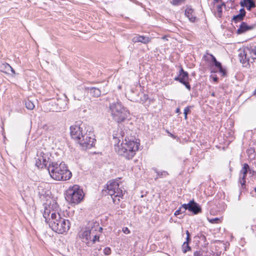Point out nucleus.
<instances>
[{
	"label": "nucleus",
	"instance_id": "obj_24",
	"mask_svg": "<svg viewBox=\"0 0 256 256\" xmlns=\"http://www.w3.org/2000/svg\"><path fill=\"white\" fill-rule=\"evenodd\" d=\"M152 170L157 174V175L160 178H166L167 176L169 174L168 172L165 170L160 172L157 170L156 168H153Z\"/></svg>",
	"mask_w": 256,
	"mask_h": 256
},
{
	"label": "nucleus",
	"instance_id": "obj_19",
	"mask_svg": "<svg viewBox=\"0 0 256 256\" xmlns=\"http://www.w3.org/2000/svg\"><path fill=\"white\" fill-rule=\"evenodd\" d=\"M44 212L43 213V216L45 219V222L49 224V221L50 220L51 217H50V214L51 212L50 206L47 204H44Z\"/></svg>",
	"mask_w": 256,
	"mask_h": 256
},
{
	"label": "nucleus",
	"instance_id": "obj_12",
	"mask_svg": "<svg viewBox=\"0 0 256 256\" xmlns=\"http://www.w3.org/2000/svg\"><path fill=\"white\" fill-rule=\"evenodd\" d=\"M52 108L50 109L53 112L64 111L67 106V102L65 100L58 98L51 102Z\"/></svg>",
	"mask_w": 256,
	"mask_h": 256
},
{
	"label": "nucleus",
	"instance_id": "obj_27",
	"mask_svg": "<svg viewBox=\"0 0 256 256\" xmlns=\"http://www.w3.org/2000/svg\"><path fill=\"white\" fill-rule=\"evenodd\" d=\"M25 105H26V107L28 110H32L34 108V105L33 104V102H31L30 100H28L25 101Z\"/></svg>",
	"mask_w": 256,
	"mask_h": 256
},
{
	"label": "nucleus",
	"instance_id": "obj_28",
	"mask_svg": "<svg viewBox=\"0 0 256 256\" xmlns=\"http://www.w3.org/2000/svg\"><path fill=\"white\" fill-rule=\"evenodd\" d=\"M194 107L193 106H187L185 108L184 112V119L187 120L188 119V114H190V110Z\"/></svg>",
	"mask_w": 256,
	"mask_h": 256
},
{
	"label": "nucleus",
	"instance_id": "obj_9",
	"mask_svg": "<svg viewBox=\"0 0 256 256\" xmlns=\"http://www.w3.org/2000/svg\"><path fill=\"white\" fill-rule=\"evenodd\" d=\"M174 80L184 85L189 91L190 90L191 86L188 82V73L185 71L182 66L180 67L178 75L174 78Z\"/></svg>",
	"mask_w": 256,
	"mask_h": 256
},
{
	"label": "nucleus",
	"instance_id": "obj_32",
	"mask_svg": "<svg viewBox=\"0 0 256 256\" xmlns=\"http://www.w3.org/2000/svg\"><path fill=\"white\" fill-rule=\"evenodd\" d=\"M194 256H206L204 255V252L202 250H196L194 252Z\"/></svg>",
	"mask_w": 256,
	"mask_h": 256
},
{
	"label": "nucleus",
	"instance_id": "obj_60",
	"mask_svg": "<svg viewBox=\"0 0 256 256\" xmlns=\"http://www.w3.org/2000/svg\"><path fill=\"white\" fill-rule=\"evenodd\" d=\"M216 256H218V254H216Z\"/></svg>",
	"mask_w": 256,
	"mask_h": 256
},
{
	"label": "nucleus",
	"instance_id": "obj_45",
	"mask_svg": "<svg viewBox=\"0 0 256 256\" xmlns=\"http://www.w3.org/2000/svg\"><path fill=\"white\" fill-rule=\"evenodd\" d=\"M166 132L168 134V135L172 137V138H174V139H176V138H177V136H175L172 134H171L170 132H169V131L168 130H166Z\"/></svg>",
	"mask_w": 256,
	"mask_h": 256
},
{
	"label": "nucleus",
	"instance_id": "obj_46",
	"mask_svg": "<svg viewBox=\"0 0 256 256\" xmlns=\"http://www.w3.org/2000/svg\"><path fill=\"white\" fill-rule=\"evenodd\" d=\"M240 4L242 8H244V7H246V4L244 0L243 1H241Z\"/></svg>",
	"mask_w": 256,
	"mask_h": 256
},
{
	"label": "nucleus",
	"instance_id": "obj_42",
	"mask_svg": "<svg viewBox=\"0 0 256 256\" xmlns=\"http://www.w3.org/2000/svg\"><path fill=\"white\" fill-rule=\"evenodd\" d=\"M122 231L125 234H128L130 233V230L127 227H124L122 228Z\"/></svg>",
	"mask_w": 256,
	"mask_h": 256
},
{
	"label": "nucleus",
	"instance_id": "obj_41",
	"mask_svg": "<svg viewBox=\"0 0 256 256\" xmlns=\"http://www.w3.org/2000/svg\"><path fill=\"white\" fill-rule=\"evenodd\" d=\"M239 14H241L243 16H246V12L244 8H242L240 9Z\"/></svg>",
	"mask_w": 256,
	"mask_h": 256
},
{
	"label": "nucleus",
	"instance_id": "obj_10",
	"mask_svg": "<svg viewBox=\"0 0 256 256\" xmlns=\"http://www.w3.org/2000/svg\"><path fill=\"white\" fill-rule=\"evenodd\" d=\"M38 192L41 200L48 201L50 198L51 192L48 189V184L42 182L38 186Z\"/></svg>",
	"mask_w": 256,
	"mask_h": 256
},
{
	"label": "nucleus",
	"instance_id": "obj_20",
	"mask_svg": "<svg viewBox=\"0 0 256 256\" xmlns=\"http://www.w3.org/2000/svg\"><path fill=\"white\" fill-rule=\"evenodd\" d=\"M150 41V38L148 37L143 36H137L132 38V42H140L146 44Z\"/></svg>",
	"mask_w": 256,
	"mask_h": 256
},
{
	"label": "nucleus",
	"instance_id": "obj_5",
	"mask_svg": "<svg viewBox=\"0 0 256 256\" xmlns=\"http://www.w3.org/2000/svg\"><path fill=\"white\" fill-rule=\"evenodd\" d=\"M48 225L54 232L64 234L70 228V222L69 220L61 217L59 213L53 212Z\"/></svg>",
	"mask_w": 256,
	"mask_h": 256
},
{
	"label": "nucleus",
	"instance_id": "obj_40",
	"mask_svg": "<svg viewBox=\"0 0 256 256\" xmlns=\"http://www.w3.org/2000/svg\"><path fill=\"white\" fill-rule=\"evenodd\" d=\"M184 0H172L173 4L174 5H179L181 3H182L183 2H184Z\"/></svg>",
	"mask_w": 256,
	"mask_h": 256
},
{
	"label": "nucleus",
	"instance_id": "obj_58",
	"mask_svg": "<svg viewBox=\"0 0 256 256\" xmlns=\"http://www.w3.org/2000/svg\"><path fill=\"white\" fill-rule=\"evenodd\" d=\"M232 2H234L235 0H230Z\"/></svg>",
	"mask_w": 256,
	"mask_h": 256
},
{
	"label": "nucleus",
	"instance_id": "obj_59",
	"mask_svg": "<svg viewBox=\"0 0 256 256\" xmlns=\"http://www.w3.org/2000/svg\"><path fill=\"white\" fill-rule=\"evenodd\" d=\"M212 72H217V70L216 71L213 70Z\"/></svg>",
	"mask_w": 256,
	"mask_h": 256
},
{
	"label": "nucleus",
	"instance_id": "obj_44",
	"mask_svg": "<svg viewBox=\"0 0 256 256\" xmlns=\"http://www.w3.org/2000/svg\"><path fill=\"white\" fill-rule=\"evenodd\" d=\"M36 165L38 168H40L42 166L41 160L38 159L36 160Z\"/></svg>",
	"mask_w": 256,
	"mask_h": 256
},
{
	"label": "nucleus",
	"instance_id": "obj_53",
	"mask_svg": "<svg viewBox=\"0 0 256 256\" xmlns=\"http://www.w3.org/2000/svg\"><path fill=\"white\" fill-rule=\"evenodd\" d=\"M186 236H190V234L188 230L186 231Z\"/></svg>",
	"mask_w": 256,
	"mask_h": 256
},
{
	"label": "nucleus",
	"instance_id": "obj_43",
	"mask_svg": "<svg viewBox=\"0 0 256 256\" xmlns=\"http://www.w3.org/2000/svg\"><path fill=\"white\" fill-rule=\"evenodd\" d=\"M148 99V96L146 94L143 95V98H140V100L142 102V103L145 102L146 100Z\"/></svg>",
	"mask_w": 256,
	"mask_h": 256
},
{
	"label": "nucleus",
	"instance_id": "obj_30",
	"mask_svg": "<svg viewBox=\"0 0 256 256\" xmlns=\"http://www.w3.org/2000/svg\"><path fill=\"white\" fill-rule=\"evenodd\" d=\"M208 221L211 224H219L221 222L220 218H208Z\"/></svg>",
	"mask_w": 256,
	"mask_h": 256
},
{
	"label": "nucleus",
	"instance_id": "obj_54",
	"mask_svg": "<svg viewBox=\"0 0 256 256\" xmlns=\"http://www.w3.org/2000/svg\"><path fill=\"white\" fill-rule=\"evenodd\" d=\"M220 5H222V6H224V7L226 6V5L225 4V2H222Z\"/></svg>",
	"mask_w": 256,
	"mask_h": 256
},
{
	"label": "nucleus",
	"instance_id": "obj_37",
	"mask_svg": "<svg viewBox=\"0 0 256 256\" xmlns=\"http://www.w3.org/2000/svg\"><path fill=\"white\" fill-rule=\"evenodd\" d=\"M246 178H244V179H242L241 176H240L239 182L241 184L242 187V188H244V186H246Z\"/></svg>",
	"mask_w": 256,
	"mask_h": 256
},
{
	"label": "nucleus",
	"instance_id": "obj_52",
	"mask_svg": "<svg viewBox=\"0 0 256 256\" xmlns=\"http://www.w3.org/2000/svg\"><path fill=\"white\" fill-rule=\"evenodd\" d=\"M176 112L178 113V114L180 113V110L179 108H176Z\"/></svg>",
	"mask_w": 256,
	"mask_h": 256
},
{
	"label": "nucleus",
	"instance_id": "obj_13",
	"mask_svg": "<svg viewBox=\"0 0 256 256\" xmlns=\"http://www.w3.org/2000/svg\"><path fill=\"white\" fill-rule=\"evenodd\" d=\"M102 230L103 228L100 226L99 222L96 220H92L88 222L85 230L83 232H102Z\"/></svg>",
	"mask_w": 256,
	"mask_h": 256
},
{
	"label": "nucleus",
	"instance_id": "obj_31",
	"mask_svg": "<svg viewBox=\"0 0 256 256\" xmlns=\"http://www.w3.org/2000/svg\"><path fill=\"white\" fill-rule=\"evenodd\" d=\"M218 16L221 18L222 14V5H218L217 6Z\"/></svg>",
	"mask_w": 256,
	"mask_h": 256
},
{
	"label": "nucleus",
	"instance_id": "obj_55",
	"mask_svg": "<svg viewBox=\"0 0 256 256\" xmlns=\"http://www.w3.org/2000/svg\"><path fill=\"white\" fill-rule=\"evenodd\" d=\"M160 178L158 177V176L157 175V176L154 178V180H157L158 178Z\"/></svg>",
	"mask_w": 256,
	"mask_h": 256
},
{
	"label": "nucleus",
	"instance_id": "obj_2",
	"mask_svg": "<svg viewBox=\"0 0 256 256\" xmlns=\"http://www.w3.org/2000/svg\"><path fill=\"white\" fill-rule=\"evenodd\" d=\"M109 108L113 119L118 123V130L114 132L112 136H124V131L130 130L129 125L132 124V123L130 122V112L126 107L122 106L119 100L116 102L110 104Z\"/></svg>",
	"mask_w": 256,
	"mask_h": 256
},
{
	"label": "nucleus",
	"instance_id": "obj_50",
	"mask_svg": "<svg viewBox=\"0 0 256 256\" xmlns=\"http://www.w3.org/2000/svg\"><path fill=\"white\" fill-rule=\"evenodd\" d=\"M191 242V238L190 236H186V241L185 242H187L188 244H190Z\"/></svg>",
	"mask_w": 256,
	"mask_h": 256
},
{
	"label": "nucleus",
	"instance_id": "obj_35",
	"mask_svg": "<svg viewBox=\"0 0 256 256\" xmlns=\"http://www.w3.org/2000/svg\"><path fill=\"white\" fill-rule=\"evenodd\" d=\"M104 253L105 255L108 256L111 254V248L109 247H106L104 248Z\"/></svg>",
	"mask_w": 256,
	"mask_h": 256
},
{
	"label": "nucleus",
	"instance_id": "obj_6",
	"mask_svg": "<svg viewBox=\"0 0 256 256\" xmlns=\"http://www.w3.org/2000/svg\"><path fill=\"white\" fill-rule=\"evenodd\" d=\"M84 192L76 184L70 186L65 194L66 200L70 204H78L83 200Z\"/></svg>",
	"mask_w": 256,
	"mask_h": 256
},
{
	"label": "nucleus",
	"instance_id": "obj_47",
	"mask_svg": "<svg viewBox=\"0 0 256 256\" xmlns=\"http://www.w3.org/2000/svg\"><path fill=\"white\" fill-rule=\"evenodd\" d=\"M200 238L201 240H204V242H206V237L205 236H204V234H200Z\"/></svg>",
	"mask_w": 256,
	"mask_h": 256
},
{
	"label": "nucleus",
	"instance_id": "obj_34",
	"mask_svg": "<svg viewBox=\"0 0 256 256\" xmlns=\"http://www.w3.org/2000/svg\"><path fill=\"white\" fill-rule=\"evenodd\" d=\"M79 92H75L74 94V100H81L82 98H84V96L82 95L80 96H78Z\"/></svg>",
	"mask_w": 256,
	"mask_h": 256
},
{
	"label": "nucleus",
	"instance_id": "obj_21",
	"mask_svg": "<svg viewBox=\"0 0 256 256\" xmlns=\"http://www.w3.org/2000/svg\"><path fill=\"white\" fill-rule=\"evenodd\" d=\"M250 170V168L248 164L246 163H244L242 170H240V174H242V176H241L242 179H244V178H246L248 171Z\"/></svg>",
	"mask_w": 256,
	"mask_h": 256
},
{
	"label": "nucleus",
	"instance_id": "obj_11",
	"mask_svg": "<svg viewBox=\"0 0 256 256\" xmlns=\"http://www.w3.org/2000/svg\"><path fill=\"white\" fill-rule=\"evenodd\" d=\"M238 56L240 62L243 64H249L250 62L252 63L256 62V58L250 56V52L246 47H245L244 50L238 54Z\"/></svg>",
	"mask_w": 256,
	"mask_h": 256
},
{
	"label": "nucleus",
	"instance_id": "obj_57",
	"mask_svg": "<svg viewBox=\"0 0 256 256\" xmlns=\"http://www.w3.org/2000/svg\"><path fill=\"white\" fill-rule=\"evenodd\" d=\"M253 94L254 95H256V89L254 90V92H253Z\"/></svg>",
	"mask_w": 256,
	"mask_h": 256
},
{
	"label": "nucleus",
	"instance_id": "obj_33",
	"mask_svg": "<svg viewBox=\"0 0 256 256\" xmlns=\"http://www.w3.org/2000/svg\"><path fill=\"white\" fill-rule=\"evenodd\" d=\"M255 7H256V3H255V2H251L250 4H246V8L247 10L250 11L252 10V8H254Z\"/></svg>",
	"mask_w": 256,
	"mask_h": 256
},
{
	"label": "nucleus",
	"instance_id": "obj_15",
	"mask_svg": "<svg viewBox=\"0 0 256 256\" xmlns=\"http://www.w3.org/2000/svg\"><path fill=\"white\" fill-rule=\"evenodd\" d=\"M189 212H192L194 215L202 212V208L200 205L196 202L194 200H190Z\"/></svg>",
	"mask_w": 256,
	"mask_h": 256
},
{
	"label": "nucleus",
	"instance_id": "obj_22",
	"mask_svg": "<svg viewBox=\"0 0 256 256\" xmlns=\"http://www.w3.org/2000/svg\"><path fill=\"white\" fill-rule=\"evenodd\" d=\"M10 65L8 63H2L0 64V70L6 74H9Z\"/></svg>",
	"mask_w": 256,
	"mask_h": 256
},
{
	"label": "nucleus",
	"instance_id": "obj_36",
	"mask_svg": "<svg viewBox=\"0 0 256 256\" xmlns=\"http://www.w3.org/2000/svg\"><path fill=\"white\" fill-rule=\"evenodd\" d=\"M190 205V201L189 202L188 204H182V206H180V208H182L184 209V212L186 210H188L189 211Z\"/></svg>",
	"mask_w": 256,
	"mask_h": 256
},
{
	"label": "nucleus",
	"instance_id": "obj_1",
	"mask_svg": "<svg viewBox=\"0 0 256 256\" xmlns=\"http://www.w3.org/2000/svg\"><path fill=\"white\" fill-rule=\"evenodd\" d=\"M132 132L130 130H126L124 131V136H113L116 152L119 156L128 160L132 158L140 146V142L135 141L136 138L132 135Z\"/></svg>",
	"mask_w": 256,
	"mask_h": 256
},
{
	"label": "nucleus",
	"instance_id": "obj_29",
	"mask_svg": "<svg viewBox=\"0 0 256 256\" xmlns=\"http://www.w3.org/2000/svg\"><path fill=\"white\" fill-rule=\"evenodd\" d=\"M182 252L184 254H186L187 252L191 250V248L189 246V244H188L187 242H184L182 246Z\"/></svg>",
	"mask_w": 256,
	"mask_h": 256
},
{
	"label": "nucleus",
	"instance_id": "obj_48",
	"mask_svg": "<svg viewBox=\"0 0 256 256\" xmlns=\"http://www.w3.org/2000/svg\"><path fill=\"white\" fill-rule=\"evenodd\" d=\"M10 72H11L13 74H16V72L14 69L10 66L9 70V74H10Z\"/></svg>",
	"mask_w": 256,
	"mask_h": 256
},
{
	"label": "nucleus",
	"instance_id": "obj_38",
	"mask_svg": "<svg viewBox=\"0 0 256 256\" xmlns=\"http://www.w3.org/2000/svg\"><path fill=\"white\" fill-rule=\"evenodd\" d=\"M42 166L40 167L41 168H42L44 167H46L48 163V161L46 160V158L44 157L42 158Z\"/></svg>",
	"mask_w": 256,
	"mask_h": 256
},
{
	"label": "nucleus",
	"instance_id": "obj_51",
	"mask_svg": "<svg viewBox=\"0 0 256 256\" xmlns=\"http://www.w3.org/2000/svg\"><path fill=\"white\" fill-rule=\"evenodd\" d=\"M244 0L246 2V4L255 2L254 0Z\"/></svg>",
	"mask_w": 256,
	"mask_h": 256
},
{
	"label": "nucleus",
	"instance_id": "obj_17",
	"mask_svg": "<svg viewBox=\"0 0 256 256\" xmlns=\"http://www.w3.org/2000/svg\"><path fill=\"white\" fill-rule=\"evenodd\" d=\"M118 182L116 181H112L110 182L109 184H108L106 185V189L105 191L107 192V194L110 196H113V194H115V189L118 188Z\"/></svg>",
	"mask_w": 256,
	"mask_h": 256
},
{
	"label": "nucleus",
	"instance_id": "obj_39",
	"mask_svg": "<svg viewBox=\"0 0 256 256\" xmlns=\"http://www.w3.org/2000/svg\"><path fill=\"white\" fill-rule=\"evenodd\" d=\"M183 212H184V210L182 211V208L180 207L179 208L174 212V215L177 216Z\"/></svg>",
	"mask_w": 256,
	"mask_h": 256
},
{
	"label": "nucleus",
	"instance_id": "obj_56",
	"mask_svg": "<svg viewBox=\"0 0 256 256\" xmlns=\"http://www.w3.org/2000/svg\"><path fill=\"white\" fill-rule=\"evenodd\" d=\"M212 96H215V94L214 92H212V94H211Z\"/></svg>",
	"mask_w": 256,
	"mask_h": 256
},
{
	"label": "nucleus",
	"instance_id": "obj_4",
	"mask_svg": "<svg viewBox=\"0 0 256 256\" xmlns=\"http://www.w3.org/2000/svg\"><path fill=\"white\" fill-rule=\"evenodd\" d=\"M48 170L50 176L56 180H70L72 174L64 162H50Z\"/></svg>",
	"mask_w": 256,
	"mask_h": 256
},
{
	"label": "nucleus",
	"instance_id": "obj_49",
	"mask_svg": "<svg viewBox=\"0 0 256 256\" xmlns=\"http://www.w3.org/2000/svg\"><path fill=\"white\" fill-rule=\"evenodd\" d=\"M212 80L215 82L217 83L218 82V78L216 76L212 77Z\"/></svg>",
	"mask_w": 256,
	"mask_h": 256
},
{
	"label": "nucleus",
	"instance_id": "obj_14",
	"mask_svg": "<svg viewBox=\"0 0 256 256\" xmlns=\"http://www.w3.org/2000/svg\"><path fill=\"white\" fill-rule=\"evenodd\" d=\"M256 27V24H248L246 22H241L239 25L238 28L236 30L238 34H244L248 31L254 29Z\"/></svg>",
	"mask_w": 256,
	"mask_h": 256
},
{
	"label": "nucleus",
	"instance_id": "obj_3",
	"mask_svg": "<svg viewBox=\"0 0 256 256\" xmlns=\"http://www.w3.org/2000/svg\"><path fill=\"white\" fill-rule=\"evenodd\" d=\"M70 134L72 138L82 147L90 148L94 146L96 139L92 138L91 136L93 135L90 132L88 134L84 124L81 121L76 122L70 126Z\"/></svg>",
	"mask_w": 256,
	"mask_h": 256
},
{
	"label": "nucleus",
	"instance_id": "obj_18",
	"mask_svg": "<svg viewBox=\"0 0 256 256\" xmlns=\"http://www.w3.org/2000/svg\"><path fill=\"white\" fill-rule=\"evenodd\" d=\"M185 15L190 22H194L197 18L194 16V10L191 7H188L185 10Z\"/></svg>",
	"mask_w": 256,
	"mask_h": 256
},
{
	"label": "nucleus",
	"instance_id": "obj_25",
	"mask_svg": "<svg viewBox=\"0 0 256 256\" xmlns=\"http://www.w3.org/2000/svg\"><path fill=\"white\" fill-rule=\"evenodd\" d=\"M246 48H248V51L250 52V56L253 57V55L256 56V46L254 44H250L246 46Z\"/></svg>",
	"mask_w": 256,
	"mask_h": 256
},
{
	"label": "nucleus",
	"instance_id": "obj_23",
	"mask_svg": "<svg viewBox=\"0 0 256 256\" xmlns=\"http://www.w3.org/2000/svg\"><path fill=\"white\" fill-rule=\"evenodd\" d=\"M244 17L245 16H242L238 14L236 15L233 16L232 21V22L235 24H237L238 22L241 23V22H243L242 20L244 19Z\"/></svg>",
	"mask_w": 256,
	"mask_h": 256
},
{
	"label": "nucleus",
	"instance_id": "obj_26",
	"mask_svg": "<svg viewBox=\"0 0 256 256\" xmlns=\"http://www.w3.org/2000/svg\"><path fill=\"white\" fill-rule=\"evenodd\" d=\"M115 194H113L115 197H122L124 192L122 190L119 188V184L118 183V188H114Z\"/></svg>",
	"mask_w": 256,
	"mask_h": 256
},
{
	"label": "nucleus",
	"instance_id": "obj_7",
	"mask_svg": "<svg viewBox=\"0 0 256 256\" xmlns=\"http://www.w3.org/2000/svg\"><path fill=\"white\" fill-rule=\"evenodd\" d=\"M204 60L207 62H210L211 65L214 66L218 69V72L221 74L222 76L225 77L227 76L226 70L223 68L221 62L218 61L216 57L212 54L206 52L203 56Z\"/></svg>",
	"mask_w": 256,
	"mask_h": 256
},
{
	"label": "nucleus",
	"instance_id": "obj_8",
	"mask_svg": "<svg viewBox=\"0 0 256 256\" xmlns=\"http://www.w3.org/2000/svg\"><path fill=\"white\" fill-rule=\"evenodd\" d=\"M102 232H82L80 234V238L82 239V242L87 244L92 242V244H95L96 242L100 241V235Z\"/></svg>",
	"mask_w": 256,
	"mask_h": 256
},
{
	"label": "nucleus",
	"instance_id": "obj_16",
	"mask_svg": "<svg viewBox=\"0 0 256 256\" xmlns=\"http://www.w3.org/2000/svg\"><path fill=\"white\" fill-rule=\"evenodd\" d=\"M85 90L90 94V96L94 98H98L102 94L101 90L96 87H86Z\"/></svg>",
	"mask_w": 256,
	"mask_h": 256
}]
</instances>
